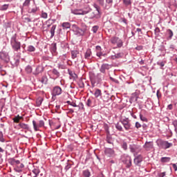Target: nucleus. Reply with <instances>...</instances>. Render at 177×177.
Masks as SVG:
<instances>
[{
  "mask_svg": "<svg viewBox=\"0 0 177 177\" xmlns=\"http://www.w3.org/2000/svg\"><path fill=\"white\" fill-rule=\"evenodd\" d=\"M123 162L126 164L127 168H130L132 165V159L129 156H127Z\"/></svg>",
  "mask_w": 177,
  "mask_h": 177,
  "instance_id": "obj_10",
  "label": "nucleus"
},
{
  "mask_svg": "<svg viewBox=\"0 0 177 177\" xmlns=\"http://www.w3.org/2000/svg\"><path fill=\"white\" fill-rule=\"evenodd\" d=\"M56 50H57L56 44H53L52 47V52H53V53H56Z\"/></svg>",
  "mask_w": 177,
  "mask_h": 177,
  "instance_id": "obj_50",
  "label": "nucleus"
},
{
  "mask_svg": "<svg viewBox=\"0 0 177 177\" xmlns=\"http://www.w3.org/2000/svg\"><path fill=\"white\" fill-rule=\"evenodd\" d=\"M25 21H26V23H30L31 22V19H30L29 17H26Z\"/></svg>",
  "mask_w": 177,
  "mask_h": 177,
  "instance_id": "obj_59",
  "label": "nucleus"
},
{
  "mask_svg": "<svg viewBox=\"0 0 177 177\" xmlns=\"http://www.w3.org/2000/svg\"><path fill=\"white\" fill-rule=\"evenodd\" d=\"M53 73L55 75H57V77H59V71H57V70H56V69H53Z\"/></svg>",
  "mask_w": 177,
  "mask_h": 177,
  "instance_id": "obj_51",
  "label": "nucleus"
},
{
  "mask_svg": "<svg viewBox=\"0 0 177 177\" xmlns=\"http://www.w3.org/2000/svg\"><path fill=\"white\" fill-rule=\"evenodd\" d=\"M69 104H71V106H73V107H77V104H75V102H74L69 103Z\"/></svg>",
  "mask_w": 177,
  "mask_h": 177,
  "instance_id": "obj_60",
  "label": "nucleus"
},
{
  "mask_svg": "<svg viewBox=\"0 0 177 177\" xmlns=\"http://www.w3.org/2000/svg\"><path fill=\"white\" fill-rule=\"evenodd\" d=\"M53 23H55V20L53 19H48V21H46V24H47L48 28L50 27Z\"/></svg>",
  "mask_w": 177,
  "mask_h": 177,
  "instance_id": "obj_33",
  "label": "nucleus"
},
{
  "mask_svg": "<svg viewBox=\"0 0 177 177\" xmlns=\"http://www.w3.org/2000/svg\"><path fill=\"white\" fill-rule=\"evenodd\" d=\"M32 125H33L34 130L36 132L39 131V128H40L39 124L37 122V121L32 120Z\"/></svg>",
  "mask_w": 177,
  "mask_h": 177,
  "instance_id": "obj_19",
  "label": "nucleus"
},
{
  "mask_svg": "<svg viewBox=\"0 0 177 177\" xmlns=\"http://www.w3.org/2000/svg\"><path fill=\"white\" fill-rule=\"evenodd\" d=\"M95 97H99L102 96V90L97 88L94 93Z\"/></svg>",
  "mask_w": 177,
  "mask_h": 177,
  "instance_id": "obj_24",
  "label": "nucleus"
},
{
  "mask_svg": "<svg viewBox=\"0 0 177 177\" xmlns=\"http://www.w3.org/2000/svg\"><path fill=\"white\" fill-rule=\"evenodd\" d=\"M10 162H11L12 165H17V167L20 165V160H17L15 158L11 159Z\"/></svg>",
  "mask_w": 177,
  "mask_h": 177,
  "instance_id": "obj_23",
  "label": "nucleus"
},
{
  "mask_svg": "<svg viewBox=\"0 0 177 177\" xmlns=\"http://www.w3.org/2000/svg\"><path fill=\"white\" fill-rule=\"evenodd\" d=\"M37 106H41L42 104V98H39L36 100Z\"/></svg>",
  "mask_w": 177,
  "mask_h": 177,
  "instance_id": "obj_42",
  "label": "nucleus"
},
{
  "mask_svg": "<svg viewBox=\"0 0 177 177\" xmlns=\"http://www.w3.org/2000/svg\"><path fill=\"white\" fill-rule=\"evenodd\" d=\"M38 124L39 128H42V127L45 125V122H44V120H39Z\"/></svg>",
  "mask_w": 177,
  "mask_h": 177,
  "instance_id": "obj_47",
  "label": "nucleus"
},
{
  "mask_svg": "<svg viewBox=\"0 0 177 177\" xmlns=\"http://www.w3.org/2000/svg\"><path fill=\"white\" fill-rule=\"evenodd\" d=\"M78 55H80V51L77 50H74L71 51V57L72 59H76V57H78Z\"/></svg>",
  "mask_w": 177,
  "mask_h": 177,
  "instance_id": "obj_17",
  "label": "nucleus"
},
{
  "mask_svg": "<svg viewBox=\"0 0 177 177\" xmlns=\"http://www.w3.org/2000/svg\"><path fill=\"white\" fill-rule=\"evenodd\" d=\"M140 118L141 121H144L145 122H147V118L146 117L143 116V115L140 114Z\"/></svg>",
  "mask_w": 177,
  "mask_h": 177,
  "instance_id": "obj_44",
  "label": "nucleus"
},
{
  "mask_svg": "<svg viewBox=\"0 0 177 177\" xmlns=\"http://www.w3.org/2000/svg\"><path fill=\"white\" fill-rule=\"evenodd\" d=\"M0 142H5V138H3V133L0 131Z\"/></svg>",
  "mask_w": 177,
  "mask_h": 177,
  "instance_id": "obj_48",
  "label": "nucleus"
},
{
  "mask_svg": "<svg viewBox=\"0 0 177 177\" xmlns=\"http://www.w3.org/2000/svg\"><path fill=\"white\" fill-rule=\"evenodd\" d=\"M122 124L126 131H129V129H131V123H129V121H128V120H122Z\"/></svg>",
  "mask_w": 177,
  "mask_h": 177,
  "instance_id": "obj_9",
  "label": "nucleus"
},
{
  "mask_svg": "<svg viewBox=\"0 0 177 177\" xmlns=\"http://www.w3.org/2000/svg\"><path fill=\"white\" fill-rule=\"evenodd\" d=\"M110 68H111V66L110 64H103L100 68V71L102 74H106V70H110Z\"/></svg>",
  "mask_w": 177,
  "mask_h": 177,
  "instance_id": "obj_7",
  "label": "nucleus"
},
{
  "mask_svg": "<svg viewBox=\"0 0 177 177\" xmlns=\"http://www.w3.org/2000/svg\"><path fill=\"white\" fill-rule=\"evenodd\" d=\"M142 127V124H140V123H139V122H136V128H137L138 129V128H141Z\"/></svg>",
  "mask_w": 177,
  "mask_h": 177,
  "instance_id": "obj_54",
  "label": "nucleus"
},
{
  "mask_svg": "<svg viewBox=\"0 0 177 177\" xmlns=\"http://www.w3.org/2000/svg\"><path fill=\"white\" fill-rule=\"evenodd\" d=\"M158 145L161 149H169V147H172V143L168 142V141H163L162 140H158L157 141Z\"/></svg>",
  "mask_w": 177,
  "mask_h": 177,
  "instance_id": "obj_2",
  "label": "nucleus"
},
{
  "mask_svg": "<svg viewBox=\"0 0 177 177\" xmlns=\"http://www.w3.org/2000/svg\"><path fill=\"white\" fill-rule=\"evenodd\" d=\"M123 3H124V5H126L127 6H128V5H131L132 3V2L131 1V0H123Z\"/></svg>",
  "mask_w": 177,
  "mask_h": 177,
  "instance_id": "obj_46",
  "label": "nucleus"
},
{
  "mask_svg": "<svg viewBox=\"0 0 177 177\" xmlns=\"http://www.w3.org/2000/svg\"><path fill=\"white\" fill-rule=\"evenodd\" d=\"M83 176L84 177H90L91 176V172L89 171V170H88V169L84 170L83 171Z\"/></svg>",
  "mask_w": 177,
  "mask_h": 177,
  "instance_id": "obj_29",
  "label": "nucleus"
},
{
  "mask_svg": "<svg viewBox=\"0 0 177 177\" xmlns=\"http://www.w3.org/2000/svg\"><path fill=\"white\" fill-rule=\"evenodd\" d=\"M167 39H172V37H174V32L171 29L167 30Z\"/></svg>",
  "mask_w": 177,
  "mask_h": 177,
  "instance_id": "obj_21",
  "label": "nucleus"
},
{
  "mask_svg": "<svg viewBox=\"0 0 177 177\" xmlns=\"http://www.w3.org/2000/svg\"><path fill=\"white\" fill-rule=\"evenodd\" d=\"M158 66H160V67H164L165 66V64H164L163 62H158Z\"/></svg>",
  "mask_w": 177,
  "mask_h": 177,
  "instance_id": "obj_57",
  "label": "nucleus"
},
{
  "mask_svg": "<svg viewBox=\"0 0 177 177\" xmlns=\"http://www.w3.org/2000/svg\"><path fill=\"white\" fill-rule=\"evenodd\" d=\"M55 30H56V25L53 26L50 29L51 38L55 37Z\"/></svg>",
  "mask_w": 177,
  "mask_h": 177,
  "instance_id": "obj_30",
  "label": "nucleus"
},
{
  "mask_svg": "<svg viewBox=\"0 0 177 177\" xmlns=\"http://www.w3.org/2000/svg\"><path fill=\"white\" fill-rule=\"evenodd\" d=\"M144 148L149 151V150H151L153 149V142H147L145 145H144Z\"/></svg>",
  "mask_w": 177,
  "mask_h": 177,
  "instance_id": "obj_12",
  "label": "nucleus"
},
{
  "mask_svg": "<svg viewBox=\"0 0 177 177\" xmlns=\"http://www.w3.org/2000/svg\"><path fill=\"white\" fill-rule=\"evenodd\" d=\"M97 2L101 5V6H104V0H97Z\"/></svg>",
  "mask_w": 177,
  "mask_h": 177,
  "instance_id": "obj_55",
  "label": "nucleus"
},
{
  "mask_svg": "<svg viewBox=\"0 0 177 177\" xmlns=\"http://www.w3.org/2000/svg\"><path fill=\"white\" fill-rule=\"evenodd\" d=\"M130 150L131 153H135V151H136V147H135V145H131Z\"/></svg>",
  "mask_w": 177,
  "mask_h": 177,
  "instance_id": "obj_45",
  "label": "nucleus"
},
{
  "mask_svg": "<svg viewBox=\"0 0 177 177\" xmlns=\"http://www.w3.org/2000/svg\"><path fill=\"white\" fill-rule=\"evenodd\" d=\"M32 172H33L35 174V175H36V176H38V175H39V169H34Z\"/></svg>",
  "mask_w": 177,
  "mask_h": 177,
  "instance_id": "obj_43",
  "label": "nucleus"
},
{
  "mask_svg": "<svg viewBox=\"0 0 177 177\" xmlns=\"http://www.w3.org/2000/svg\"><path fill=\"white\" fill-rule=\"evenodd\" d=\"M172 125L174 127V131L177 133V120H174L172 122Z\"/></svg>",
  "mask_w": 177,
  "mask_h": 177,
  "instance_id": "obj_37",
  "label": "nucleus"
},
{
  "mask_svg": "<svg viewBox=\"0 0 177 177\" xmlns=\"http://www.w3.org/2000/svg\"><path fill=\"white\" fill-rule=\"evenodd\" d=\"M122 56H124V55L121 53L115 54V55H112L110 58L112 60H115V59H121V57H122Z\"/></svg>",
  "mask_w": 177,
  "mask_h": 177,
  "instance_id": "obj_13",
  "label": "nucleus"
},
{
  "mask_svg": "<svg viewBox=\"0 0 177 177\" xmlns=\"http://www.w3.org/2000/svg\"><path fill=\"white\" fill-rule=\"evenodd\" d=\"M106 142L107 143H109V145H113V143L114 142V140H113V138H111V136H107Z\"/></svg>",
  "mask_w": 177,
  "mask_h": 177,
  "instance_id": "obj_32",
  "label": "nucleus"
},
{
  "mask_svg": "<svg viewBox=\"0 0 177 177\" xmlns=\"http://www.w3.org/2000/svg\"><path fill=\"white\" fill-rule=\"evenodd\" d=\"M142 161H143V158L142 157V156L140 155L134 159V164H136V165H139V164L141 163Z\"/></svg>",
  "mask_w": 177,
  "mask_h": 177,
  "instance_id": "obj_14",
  "label": "nucleus"
},
{
  "mask_svg": "<svg viewBox=\"0 0 177 177\" xmlns=\"http://www.w3.org/2000/svg\"><path fill=\"white\" fill-rule=\"evenodd\" d=\"M86 106H88V107H92L93 106V103L92 102V100L91 98L87 100V102H86Z\"/></svg>",
  "mask_w": 177,
  "mask_h": 177,
  "instance_id": "obj_35",
  "label": "nucleus"
},
{
  "mask_svg": "<svg viewBox=\"0 0 177 177\" xmlns=\"http://www.w3.org/2000/svg\"><path fill=\"white\" fill-rule=\"evenodd\" d=\"M173 168L174 171H177V166L175 164H173Z\"/></svg>",
  "mask_w": 177,
  "mask_h": 177,
  "instance_id": "obj_64",
  "label": "nucleus"
},
{
  "mask_svg": "<svg viewBox=\"0 0 177 177\" xmlns=\"http://www.w3.org/2000/svg\"><path fill=\"white\" fill-rule=\"evenodd\" d=\"M99 30V26H95L92 28V31L93 32H94L95 34H96L97 32V30Z\"/></svg>",
  "mask_w": 177,
  "mask_h": 177,
  "instance_id": "obj_40",
  "label": "nucleus"
},
{
  "mask_svg": "<svg viewBox=\"0 0 177 177\" xmlns=\"http://www.w3.org/2000/svg\"><path fill=\"white\" fill-rule=\"evenodd\" d=\"M105 75H106V73H97V80H99L100 81H102V80H104Z\"/></svg>",
  "mask_w": 177,
  "mask_h": 177,
  "instance_id": "obj_26",
  "label": "nucleus"
},
{
  "mask_svg": "<svg viewBox=\"0 0 177 177\" xmlns=\"http://www.w3.org/2000/svg\"><path fill=\"white\" fill-rule=\"evenodd\" d=\"M62 27L64 30H66L67 28H70V27H71V24H70L68 22H64L62 24Z\"/></svg>",
  "mask_w": 177,
  "mask_h": 177,
  "instance_id": "obj_27",
  "label": "nucleus"
},
{
  "mask_svg": "<svg viewBox=\"0 0 177 177\" xmlns=\"http://www.w3.org/2000/svg\"><path fill=\"white\" fill-rule=\"evenodd\" d=\"M156 95L158 99H160V97H161V93H160V90H158L157 93H156Z\"/></svg>",
  "mask_w": 177,
  "mask_h": 177,
  "instance_id": "obj_56",
  "label": "nucleus"
},
{
  "mask_svg": "<svg viewBox=\"0 0 177 177\" xmlns=\"http://www.w3.org/2000/svg\"><path fill=\"white\" fill-rule=\"evenodd\" d=\"M122 147V149H124V150H127V149H128V145L127 144V142H123Z\"/></svg>",
  "mask_w": 177,
  "mask_h": 177,
  "instance_id": "obj_52",
  "label": "nucleus"
},
{
  "mask_svg": "<svg viewBox=\"0 0 177 177\" xmlns=\"http://www.w3.org/2000/svg\"><path fill=\"white\" fill-rule=\"evenodd\" d=\"M92 56V51L91 50V49H87L85 55H84V57L85 59H91V57Z\"/></svg>",
  "mask_w": 177,
  "mask_h": 177,
  "instance_id": "obj_16",
  "label": "nucleus"
},
{
  "mask_svg": "<svg viewBox=\"0 0 177 177\" xmlns=\"http://www.w3.org/2000/svg\"><path fill=\"white\" fill-rule=\"evenodd\" d=\"M8 8H9V5L5 4V5H3V6L1 8V10H6Z\"/></svg>",
  "mask_w": 177,
  "mask_h": 177,
  "instance_id": "obj_49",
  "label": "nucleus"
},
{
  "mask_svg": "<svg viewBox=\"0 0 177 177\" xmlns=\"http://www.w3.org/2000/svg\"><path fill=\"white\" fill-rule=\"evenodd\" d=\"M68 73L71 77V80H77V78H78V76L77 75V74L75 72L69 71Z\"/></svg>",
  "mask_w": 177,
  "mask_h": 177,
  "instance_id": "obj_20",
  "label": "nucleus"
},
{
  "mask_svg": "<svg viewBox=\"0 0 177 177\" xmlns=\"http://www.w3.org/2000/svg\"><path fill=\"white\" fill-rule=\"evenodd\" d=\"M19 127L21 129H26L27 131H28L29 129V127H28V124H25L24 122H21L19 123Z\"/></svg>",
  "mask_w": 177,
  "mask_h": 177,
  "instance_id": "obj_18",
  "label": "nucleus"
},
{
  "mask_svg": "<svg viewBox=\"0 0 177 177\" xmlns=\"http://www.w3.org/2000/svg\"><path fill=\"white\" fill-rule=\"evenodd\" d=\"M95 10L91 12L90 19L99 17V15H100V8H99V6H97V5H95Z\"/></svg>",
  "mask_w": 177,
  "mask_h": 177,
  "instance_id": "obj_4",
  "label": "nucleus"
},
{
  "mask_svg": "<svg viewBox=\"0 0 177 177\" xmlns=\"http://www.w3.org/2000/svg\"><path fill=\"white\" fill-rule=\"evenodd\" d=\"M110 100V97H109V95H106V99L104 100V102H109Z\"/></svg>",
  "mask_w": 177,
  "mask_h": 177,
  "instance_id": "obj_63",
  "label": "nucleus"
},
{
  "mask_svg": "<svg viewBox=\"0 0 177 177\" xmlns=\"http://www.w3.org/2000/svg\"><path fill=\"white\" fill-rule=\"evenodd\" d=\"M28 52H35V47L34 46H29L27 48Z\"/></svg>",
  "mask_w": 177,
  "mask_h": 177,
  "instance_id": "obj_36",
  "label": "nucleus"
},
{
  "mask_svg": "<svg viewBox=\"0 0 177 177\" xmlns=\"http://www.w3.org/2000/svg\"><path fill=\"white\" fill-rule=\"evenodd\" d=\"M21 118H23V117L18 115L13 118V121H14V122L19 124L20 122V120H21Z\"/></svg>",
  "mask_w": 177,
  "mask_h": 177,
  "instance_id": "obj_31",
  "label": "nucleus"
},
{
  "mask_svg": "<svg viewBox=\"0 0 177 177\" xmlns=\"http://www.w3.org/2000/svg\"><path fill=\"white\" fill-rule=\"evenodd\" d=\"M106 5H105V9H109V8L111 7V5L113 3V0H106Z\"/></svg>",
  "mask_w": 177,
  "mask_h": 177,
  "instance_id": "obj_25",
  "label": "nucleus"
},
{
  "mask_svg": "<svg viewBox=\"0 0 177 177\" xmlns=\"http://www.w3.org/2000/svg\"><path fill=\"white\" fill-rule=\"evenodd\" d=\"M37 10L38 7H37V5H35V3H34L32 7H29L28 10V13L34 15V13H37Z\"/></svg>",
  "mask_w": 177,
  "mask_h": 177,
  "instance_id": "obj_8",
  "label": "nucleus"
},
{
  "mask_svg": "<svg viewBox=\"0 0 177 177\" xmlns=\"http://www.w3.org/2000/svg\"><path fill=\"white\" fill-rule=\"evenodd\" d=\"M11 46L14 50H19L20 49V42L17 41L16 35L11 38Z\"/></svg>",
  "mask_w": 177,
  "mask_h": 177,
  "instance_id": "obj_1",
  "label": "nucleus"
},
{
  "mask_svg": "<svg viewBox=\"0 0 177 177\" xmlns=\"http://www.w3.org/2000/svg\"><path fill=\"white\" fill-rule=\"evenodd\" d=\"M40 82L41 84V86L43 85H46L48 84V77L46 76H43L40 80Z\"/></svg>",
  "mask_w": 177,
  "mask_h": 177,
  "instance_id": "obj_22",
  "label": "nucleus"
},
{
  "mask_svg": "<svg viewBox=\"0 0 177 177\" xmlns=\"http://www.w3.org/2000/svg\"><path fill=\"white\" fill-rule=\"evenodd\" d=\"M111 42L113 45L116 44L118 48H121V46H122V40H121V39H119L117 37H112L111 39Z\"/></svg>",
  "mask_w": 177,
  "mask_h": 177,
  "instance_id": "obj_3",
  "label": "nucleus"
},
{
  "mask_svg": "<svg viewBox=\"0 0 177 177\" xmlns=\"http://www.w3.org/2000/svg\"><path fill=\"white\" fill-rule=\"evenodd\" d=\"M115 128H116V129H118V131H122V126H121V124H120V123H117L115 124Z\"/></svg>",
  "mask_w": 177,
  "mask_h": 177,
  "instance_id": "obj_38",
  "label": "nucleus"
},
{
  "mask_svg": "<svg viewBox=\"0 0 177 177\" xmlns=\"http://www.w3.org/2000/svg\"><path fill=\"white\" fill-rule=\"evenodd\" d=\"M18 168H19L20 169H21L22 168H24V165L23 163H20L18 166Z\"/></svg>",
  "mask_w": 177,
  "mask_h": 177,
  "instance_id": "obj_58",
  "label": "nucleus"
},
{
  "mask_svg": "<svg viewBox=\"0 0 177 177\" xmlns=\"http://www.w3.org/2000/svg\"><path fill=\"white\" fill-rule=\"evenodd\" d=\"M159 176H160V177H164V176H165V172L160 173V174H159Z\"/></svg>",
  "mask_w": 177,
  "mask_h": 177,
  "instance_id": "obj_62",
  "label": "nucleus"
},
{
  "mask_svg": "<svg viewBox=\"0 0 177 177\" xmlns=\"http://www.w3.org/2000/svg\"><path fill=\"white\" fill-rule=\"evenodd\" d=\"M41 17H42V19H48V13L42 11Z\"/></svg>",
  "mask_w": 177,
  "mask_h": 177,
  "instance_id": "obj_41",
  "label": "nucleus"
},
{
  "mask_svg": "<svg viewBox=\"0 0 177 177\" xmlns=\"http://www.w3.org/2000/svg\"><path fill=\"white\" fill-rule=\"evenodd\" d=\"M0 59H1V60H4V62H8V60H9V57L6 53L1 52L0 53Z\"/></svg>",
  "mask_w": 177,
  "mask_h": 177,
  "instance_id": "obj_15",
  "label": "nucleus"
},
{
  "mask_svg": "<svg viewBox=\"0 0 177 177\" xmlns=\"http://www.w3.org/2000/svg\"><path fill=\"white\" fill-rule=\"evenodd\" d=\"M42 71H44V66L39 65L38 66H37L35 71L33 72V74L35 75H38V74H41Z\"/></svg>",
  "mask_w": 177,
  "mask_h": 177,
  "instance_id": "obj_11",
  "label": "nucleus"
},
{
  "mask_svg": "<svg viewBox=\"0 0 177 177\" xmlns=\"http://www.w3.org/2000/svg\"><path fill=\"white\" fill-rule=\"evenodd\" d=\"M161 162H169L171 161V158L169 157H162L160 159Z\"/></svg>",
  "mask_w": 177,
  "mask_h": 177,
  "instance_id": "obj_28",
  "label": "nucleus"
},
{
  "mask_svg": "<svg viewBox=\"0 0 177 177\" xmlns=\"http://www.w3.org/2000/svg\"><path fill=\"white\" fill-rule=\"evenodd\" d=\"M25 70L28 74H31V73H32V68L30 66H26Z\"/></svg>",
  "mask_w": 177,
  "mask_h": 177,
  "instance_id": "obj_34",
  "label": "nucleus"
},
{
  "mask_svg": "<svg viewBox=\"0 0 177 177\" xmlns=\"http://www.w3.org/2000/svg\"><path fill=\"white\" fill-rule=\"evenodd\" d=\"M106 153H110V154H114V151L111 149H108L106 150Z\"/></svg>",
  "mask_w": 177,
  "mask_h": 177,
  "instance_id": "obj_53",
  "label": "nucleus"
},
{
  "mask_svg": "<svg viewBox=\"0 0 177 177\" xmlns=\"http://www.w3.org/2000/svg\"><path fill=\"white\" fill-rule=\"evenodd\" d=\"M80 88H84V86H85V84H84V82H81L80 84H79Z\"/></svg>",
  "mask_w": 177,
  "mask_h": 177,
  "instance_id": "obj_61",
  "label": "nucleus"
},
{
  "mask_svg": "<svg viewBox=\"0 0 177 177\" xmlns=\"http://www.w3.org/2000/svg\"><path fill=\"white\" fill-rule=\"evenodd\" d=\"M88 12H89V10H84L79 9V10H72V13L73 15H82V16H84L85 15H88Z\"/></svg>",
  "mask_w": 177,
  "mask_h": 177,
  "instance_id": "obj_6",
  "label": "nucleus"
},
{
  "mask_svg": "<svg viewBox=\"0 0 177 177\" xmlns=\"http://www.w3.org/2000/svg\"><path fill=\"white\" fill-rule=\"evenodd\" d=\"M62 88L59 86H56L53 88L52 91L53 96H59L62 95Z\"/></svg>",
  "mask_w": 177,
  "mask_h": 177,
  "instance_id": "obj_5",
  "label": "nucleus"
},
{
  "mask_svg": "<svg viewBox=\"0 0 177 177\" xmlns=\"http://www.w3.org/2000/svg\"><path fill=\"white\" fill-rule=\"evenodd\" d=\"M30 2H31V0H25L23 3V7L24 8V6H30Z\"/></svg>",
  "mask_w": 177,
  "mask_h": 177,
  "instance_id": "obj_39",
  "label": "nucleus"
}]
</instances>
